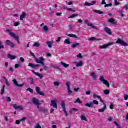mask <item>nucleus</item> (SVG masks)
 Listing matches in <instances>:
<instances>
[{"instance_id":"obj_53","label":"nucleus","mask_w":128,"mask_h":128,"mask_svg":"<svg viewBox=\"0 0 128 128\" xmlns=\"http://www.w3.org/2000/svg\"><path fill=\"white\" fill-rule=\"evenodd\" d=\"M112 4H106L104 8H108V6H112Z\"/></svg>"},{"instance_id":"obj_25","label":"nucleus","mask_w":128,"mask_h":128,"mask_svg":"<svg viewBox=\"0 0 128 128\" xmlns=\"http://www.w3.org/2000/svg\"><path fill=\"white\" fill-rule=\"evenodd\" d=\"M61 106L62 110H66V102L64 100L62 101L61 102Z\"/></svg>"},{"instance_id":"obj_32","label":"nucleus","mask_w":128,"mask_h":128,"mask_svg":"<svg viewBox=\"0 0 128 128\" xmlns=\"http://www.w3.org/2000/svg\"><path fill=\"white\" fill-rule=\"evenodd\" d=\"M43 30L44 32H48V26H44L43 28Z\"/></svg>"},{"instance_id":"obj_16","label":"nucleus","mask_w":128,"mask_h":128,"mask_svg":"<svg viewBox=\"0 0 128 128\" xmlns=\"http://www.w3.org/2000/svg\"><path fill=\"white\" fill-rule=\"evenodd\" d=\"M28 66H30V68H40V64H34L30 63L28 64Z\"/></svg>"},{"instance_id":"obj_8","label":"nucleus","mask_w":128,"mask_h":128,"mask_svg":"<svg viewBox=\"0 0 128 128\" xmlns=\"http://www.w3.org/2000/svg\"><path fill=\"white\" fill-rule=\"evenodd\" d=\"M12 82L14 84V86H17L18 88H22V86H24V84H18V81L16 79L12 80Z\"/></svg>"},{"instance_id":"obj_39","label":"nucleus","mask_w":128,"mask_h":128,"mask_svg":"<svg viewBox=\"0 0 128 128\" xmlns=\"http://www.w3.org/2000/svg\"><path fill=\"white\" fill-rule=\"evenodd\" d=\"M80 118L82 120H85V122H88V119H86V118L84 116H82Z\"/></svg>"},{"instance_id":"obj_59","label":"nucleus","mask_w":128,"mask_h":128,"mask_svg":"<svg viewBox=\"0 0 128 128\" xmlns=\"http://www.w3.org/2000/svg\"><path fill=\"white\" fill-rule=\"evenodd\" d=\"M60 40H62V38L61 37L58 38L56 40V42H60Z\"/></svg>"},{"instance_id":"obj_31","label":"nucleus","mask_w":128,"mask_h":128,"mask_svg":"<svg viewBox=\"0 0 128 128\" xmlns=\"http://www.w3.org/2000/svg\"><path fill=\"white\" fill-rule=\"evenodd\" d=\"M91 76H92L94 80H96V73L94 72H92L91 74Z\"/></svg>"},{"instance_id":"obj_30","label":"nucleus","mask_w":128,"mask_h":128,"mask_svg":"<svg viewBox=\"0 0 128 128\" xmlns=\"http://www.w3.org/2000/svg\"><path fill=\"white\" fill-rule=\"evenodd\" d=\"M88 26H91V28H94V30H98V28L94 26L92 24L89 23L88 24Z\"/></svg>"},{"instance_id":"obj_26","label":"nucleus","mask_w":128,"mask_h":128,"mask_svg":"<svg viewBox=\"0 0 128 128\" xmlns=\"http://www.w3.org/2000/svg\"><path fill=\"white\" fill-rule=\"evenodd\" d=\"M62 66L65 68H70V64H66V63H64L63 62H61Z\"/></svg>"},{"instance_id":"obj_28","label":"nucleus","mask_w":128,"mask_h":128,"mask_svg":"<svg viewBox=\"0 0 128 128\" xmlns=\"http://www.w3.org/2000/svg\"><path fill=\"white\" fill-rule=\"evenodd\" d=\"M68 36L70 38H78V36L74 34H68Z\"/></svg>"},{"instance_id":"obj_34","label":"nucleus","mask_w":128,"mask_h":128,"mask_svg":"<svg viewBox=\"0 0 128 128\" xmlns=\"http://www.w3.org/2000/svg\"><path fill=\"white\" fill-rule=\"evenodd\" d=\"M94 6V4L88 3V2H86L84 4L85 6Z\"/></svg>"},{"instance_id":"obj_36","label":"nucleus","mask_w":128,"mask_h":128,"mask_svg":"<svg viewBox=\"0 0 128 128\" xmlns=\"http://www.w3.org/2000/svg\"><path fill=\"white\" fill-rule=\"evenodd\" d=\"M82 104V102L80 100V98H78L76 101L74 102V104Z\"/></svg>"},{"instance_id":"obj_60","label":"nucleus","mask_w":128,"mask_h":128,"mask_svg":"<svg viewBox=\"0 0 128 128\" xmlns=\"http://www.w3.org/2000/svg\"><path fill=\"white\" fill-rule=\"evenodd\" d=\"M115 2V6H120V3L118 2V0H114Z\"/></svg>"},{"instance_id":"obj_46","label":"nucleus","mask_w":128,"mask_h":128,"mask_svg":"<svg viewBox=\"0 0 128 128\" xmlns=\"http://www.w3.org/2000/svg\"><path fill=\"white\" fill-rule=\"evenodd\" d=\"M20 24V22H14V26H18Z\"/></svg>"},{"instance_id":"obj_18","label":"nucleus","mask_w":128,"mask_h":128,"mask_svg":"<svg viewBox=\"0 0 128 128\" xmlns=\"http://www.w3.org/2000/svg\"><path fill=\"white\" fill-rule=\"evenodd\" d=\"M74 64H76V66L77 68H80V66H82L84 65L82 62H74Z\"/></svg>"},{"instance_id":"obj_62","label":"nucleus","mask_w":128,"mask_h":128,"mask_svg":"<svg viewBox=\"0 0 128 128\" xmlns=\"http://www.w3.org/2000/svg\"><path fill=\"white\" fill-rule=\"evenodd\" d=\"M35 128H42V126L40 124H37L35 127Z\"/></svg>"},{"instance_id":"obj_1","label":"nucleus","mask_w":128,"mask_h":128,"mask_svg":"<svg viewBox=\"0 0 128 128\" xmlns=\"http://www.w3.org/2000/svg\"><path fill=\"white\" fill-rule=\"evenodd\" d=\"M6 32H7L9 33L10 36H12V38H14L18 42V44H20V37L16 36V34L14 33L12 30H10V29H8V30H6Z\"/></svg>"},{"instance_id":"obj_41","label":"nucleus","mask_w":128,"mask_h":128,"mask_svg":"<svg viewBox=\"0 0 128 128\" xmlns=\"http://www.w3.org/2000/svg\"><path fill=\"white\" fill-rule=\"evenodd\" d=\"M110 92L108 90H106L104 91V94H106V96L110 94Z\"/></svg>"},{"instance_id":"obj_33","label":"nucleus","mask_w":128,"mask_h":128,"mask_svg":"<svg viewBox=\"0 0 128 128\" xmlns=\"http://www.w3.org/2000/svg\"><path fill=\"white\" fill-rule=\"evenodd\" d=\"M40 111L41 112H44V114H46V112H48V110L46 108H40Z\"/></svg>"},{"instance_id":"obj_14","label":"nucleus","mask_w":128,"mask_h":128,"mask_svg":"<svg viewBox=\"0 0 128 128\" xmlns=\"http://www.w3.org/2000/svg\"><path fill=\"white\" fill-rule=\"evenodd\" d=\"M13 108H14L15 110H24L22 106H18L16 104H13Z\"/></svg>"},{"instance_id":"obj_23","label":"nucleus","mask_w":128,"mask_h":128,"mask_svg":"<svg viewBox=\"0 0 128 128\" xmlns=\"http://www.w3.org/2000/svg\"><path fill=\"white\" fill-rule=\"evenodd\" d=\"M85 106H87V108H93L94 103L92 102H91L90 103H87L85 104Z\"/></svg>"},{"instance_id":"obj_63","label":"nucleus","mask_w":128,"mask_h":128,"mask_svg":"<svg viewBox=\"0 0 128 128\" xmlns=\"http://www.w3.org/2000/svg\"><path fill=\"white\" fill-rule=\"evenodd\" d=\"M78 24H82V20H80V19H79L78 21Z\"/></svg>"},{"instance_id":"obj_52","label":"nucleus","mask_w":128,"mask_h":128,"mask_svg":"<svg viewBox=\"0 0 128 128\" xmlns=\"http://www.w3.org/2000/svg\"><path fill=\"white\" fill-rule=\"evenodd\" d=\"M110 110H114V103H110Z\"/></svg>"},{"instance_id":"obj_61","label":"nucleus","mask_w":128,"mask_h":128,"mask_svg":"<svg viewBox=\"0 0 128 128\" xmlns=\"http://www.w3.org/2000/svg\"><path fill=\"white\" fill-rule=\"evenodd\" d=\"M124 100H128V95L126 94L124 95Z\"/></svg>"},{"instance_id":"obj_22","label":"nucleus","mask_w":128,"mask_h":128,"mask_svg":"<svg viewBox=\"0 0 128 128\" xmlns=\"http://www.w3.org/2000/svg\"><path fill=\"white\" fill-rule=\"evenodd\" d=\"M88 40H90V42H94V40H98V42H100V40H102L101 39H98L96 38V37H92V38H90L88 39Z\"/></svg>"},{"instance_id":"obj_55","label":"nucleus","mask_w":128,"mask_h":128,"mask_svg":"<svg viewBox=\"0 0 128 128\" xmlns=\"http://www.w3.org/2000/svg\"><path fill=\"white\" fill-rule=\"evenodd\" d=\"M72 110H73V112H78V109L73 108H72Z\"/></svg>"},{"instance_id":"obj_49","label":"nucleus","mask_w":128,"mask_h":128,"mask_svg":"<svg viewBox=\"0 0 128 128\" xmlns=\"http://www.w3.org/2000/svg\"><path fill=\"white\" fill-rule=\"evenodd\" d=\"M4 80H6V84H7V86H10V83H8V80L6 79V77L4 78Z\"/></svg>"},{"instance_id":"obj_51","label":"nucleus","mask_w":128,"mask_h":128,"mask_svg":"<svg viewBox=\"0 0 128 128\" xmlns=\"http://www.w3.org/2000/svg\"><path fill=\"white\" fill-rule=\"evenodd\" d=\"M30 54L32 56H33V58H34V60L36 58V56H34V54L32 51L30 52Z\"/></svg>"},{"instance_id":"obj_5","label":"nucleus","mask_w":128,"mask_h":128,"mask_svg":"<svg viewBox=\"0 0 128 128\" xmlns=\"http://www.w3.org/2000/svg\"><path fill=\"white\" fill-rule=\"evenodd\" d=\"M35 60L37 64H40L42 66H44V60L42 57H40L39 59L36 58Z\"/></svg>"},{"instance_id":"obj_54","label":"nucleus","mask_w":128,"mask_h":128,"mask_svg":"<svg viewBox=\"0 0 128 128\" xmlns=\"http://www.w3.org/2000/svg\"><path fill=\"white\" fill-rule=\"evenodd\" d=\"M6 100H7V102H12V99L10 97H7Z\"/></svg>"},{"instance_id":"obj_20","label":"nucleus","mask_w":128,"mask_h":128,"mask_svg":"<svg viewBox=\"0 0 128 128\" xmlns=\"http://www.w3.org/2000/svg\"><path fill=\"white\" fill-rule=\"evenodd\" d=\"M26 12H24L20 16V20H24V18H26Z\"/></svg>"},{"instance_id":"obj_37","label":"nucleus","mask_w":128,"mask_h":128,"mask_svg":"<svg viewBox=\"0 0 128 128\" xmlns=\"http://www.w3.org/2000/svg\"><path fill=\"white\" fill-rule=\"evenodd\" d=\"M64 44H70L72 42H70V40L67 39L64 40Z\"/></svg>"},{"instance_id":"obj_38","label":"nucleus","mask_w":128,"mask_h":128,"mask_svg":"<svg viewBox=\"0 0 128 128\" xmlns=\"http://www.w3.org/2000/svg\"><path fill=\"white\" fill-rule=\"evenodd\" d=\"M93 98H98V100H100V98H102V97H100V96H98L96 94H94V96H93Z\"/></svg>"},{"instance_id":"obj_27","label":"nucleus","mask_w":128,"mask_h":128,"mask_svg":"<svg viewBox=\"0 0 128 128\" xmlns=\"http://www.w3.org/2000/svg\"><path fill=\"white\" fill-rule=\"evenodd\" d=\"M8 58H10V60H16V56H12L10 54H8Z\"/></svg>"},{"instance_id":"obj_45","label":"nucleus","mask_w":128,"mask_h":128,"mask_svg":"<svg viewBox=\"0 0 128 128\" xmlns=\"http://www.w3.org/2000/svg\"><path fill=\"white\" fill-rule=\"evenodd\" d=\"M33 46L36 47V48H40V44L38 43H35L34 44Z\"/></svg>"},{"instance_id":"obj_58","label":"nucleus","mask_w":128,"mask_h":128,"mask_svg":"<svg viewBox=\"0 0 128 128\" xmlns=\"http://www.w3.org/2000/svg\"><path fill=\"white\" fill-rule=\"evenodd\" d=\"M66 116H68V112H66V109H64L63 110Z\"/></svg>"},{"instance_id":"obj_7","label":"nucleus","mask_w":128,"mask_h":128,"mask_svg":"<svg viewBox=\"0 0 128 128\" xmlns=\"http://www.w3.org/2000/svg\"><path fill=\"white\" fill-rule=\"evenodd\" d=\"M116 44H121L122 46H128V44L126 43H124V42L122 41V40L119 39L116 42Z\"/></svg>"},{"instance_id":"obj_47","label":"nucleus","mask_w":128,"mask_h":128,"mask_svg":"<svg viewBox=\"0 0 128 128\" xmlns=\"http://www.w3.org/2000/svg\"><path fill=\"white\" fill-rule=\"evenodd\" d=\"M30 80L31 82V84H34V78H30Z\"/></svg>"},{"instance_id":"obj_3","label":"nucleus","mask_w":128,"mask_h":128,"mask_svg":"<svg viewBox=\"0 0 128 128\" xmlns=\"http://www.w3.org/2000/svg\"><path fill=\"white\" fill-rule=\"evenodd\" d=\"M100 81L102 82L104 84H105V86H107V88H109L110 87V82H108L106 80H104V76H101L100 78Z\"/></svg>"},{"instance_id":"obj_42","label":"nucleus","mask_w":128,"mask_h":128,"mask_svg":"<svg viewBox=\"0 0 128 128\" xmlns=\"http://www.w3.org/2000/svg\"><path fill=\"white\" fill-rule=\"evenodd\" d=\"M4 46L2 45V42H0V50H4Z\"/></svg>"},{"instance_id":"obj_2","label":"nucleus","mask_w":128,"mask_h":128,"mask_svg":"<svg viewBox=\"0 0 128 128\" xmlns=\"http://www.w3.org/2000/svg\"><path fill=\"white\" fill-rule=\"evenodd\" d=\"M32 102L34 106H37V108H38L39 110L42 108V107L40 106V100H38L36 99V98H33Z\"/></svg>"},{"instance_id":"obj_13","label":"nucleus","mask_w":128,"mask_h":128,"mask_svg":"<svg viewBox=\"0 0 128 128\" xmlns=\"http://www.w3.org/2000/svg\"><path fill=\"white\" fill-rule=\"evenodd\" d=\"M54 41H52V42L48 41L46 42V44H47V46H48V47L50 48H52V46L54 45Z\"/></svg>"},{"instance_id":"obj_6","label":"nucleus","mask_w":128,"mask_h":128,"mask_svg":"<svg viewBox=\"0 0 128 128\" xmlns=\"http://www.w3.org/2000/svg\"><path fill=\"white\" fill-rule=\"evenodd\" d=\"M6 46H8L11 47L12 48H14L16 47V44L14 43V42L10 40H6Z\"/></svg>"},{"instance_id":"obj_9","label":"nucleus","mask_w":128,"mask_h":128,"mask_svg":"<svg viewBox=\"0 0 128 128\" xmlns=\"http://www.w3.org/2000/svg\"><path fill=\"white\" fill-rule=\"evenodd\" d=\"M36 92L38 94H40V96H46V94H44V92H40V87H36Z\"/></svg>"},{"instance_id":"obj_12","label":"nucleus","mask_w":128,"mask_h":128,"mask_svg":"<svg viewBox=\"0 0 128 128\" xmlns=\"http://www.w3.org/2000/svg\"><path fill=\"white\" fill-rule=\"evenodd\" d=\"M114 42H110L108 44H107L106 45H104L102 46H100V50H104V48H108V46H112V44H114Z\"/></svg>"},{"instance_id":"obj_29","label":"nucleus","mask_w":128,"mask_h":128,"mask_svg":"<svg viewBox=\"0 0 128 128\" xmlns=\"http://www.w3.org/2000/svg\"><path fill=\"white\" fill-rule=\"evenodd\" d=\"M109 22H110L111 24H116V21L112 19V18H110L108 20Z\"/></svg>"},{"instance_id":"obj_19","label":"nucleus","mask_w":128,"mask_h":128,"mask_svg":"<svg viewBox=\"0 0 128 128\" xmlns=\"http://www.w3.org/2000/svg\"><path fill=\"white\" fill-rule=\"evenodd\" d=\"M104 30H105L106 32L108 34H110V35L112 34V30L110 28H104Z\"/></svg>"},{"instance_id":"obj_43","label":"nucleus","mask_w":128,"mask_h":128,"mask_svg":"<svg viewBox=\"0 0 128 128\" xmlns=\"http://www.w3.org/2000/svg\"><path fill=\"white\" fill-rule=\"evenodd\" d=\"M93 106H94V104H96V106H98V100H94L93 102Z\"/></svg>"},{"instance_id":"obj_64","label":"nucleus","mask_w":128,"mask_h":128,"mask_svg":"<svg viewBox=\"0 0 128 128\" xmlns=\"http://www.w3.org/2000/svg\"><path fill=\"white\" fill-rule=\"evenodd\" d=\"M102 5L106 4V0H102Z\"/></svg>"},{"instance_id":"obj_24","label":"nucleus","mask_w":128,"mask_h":128,"mask_svg":"<svg viewBox=\"0 0 128 128\" xmlns=\"http://www.w3.org/2000/svg\"><path fill=\"white\" fill-rule=\"evenodd\" d=\"M92 12H95V14H104V12L102 11L98 10H92Z\"/></svg>"},{"instance_id":"obj_57","label":"nucleus","mask_w":128,"mask_h":128,"mask_svg":"<svg viewBox=\"0 0 128 128\" xmlns=\"http://www.w3.org/2000/svg\"><path fill=\"white\" fill-rule=\"evenodd\" d=\"M20 61L21 62H24V58L22 57L20 58Z\"/></svg>"},{"instance_id":"obj_10","label":"nucleus","mask_w":128,"mask_h":128,"mask_svg":"<svg viewBox=\"0 0 128 128\" xmlns=\"http://www.w3.org/2000/svg\"><path fill=\"white\" fill-rule=\"evenodd\" d=\"M66 86L68 88V93L69 94H72V91L70 90V82H67L66 83Z\"/></svg>"},{"instance_id":"obj_35","label":"nucleus","mask_w":128,"mask_h":128,"mask_svg":"<svg viewBox=\"0 0 128 128\" xmlns=\"http://www.w3.org/2000/svg\"><path fill=\"white\" fill-rule=\"evenodd\" d=\"M78 16V14H74L72 15L68 18H76Z\"/></svg>"},{"instance_id":"obj_17","label":"nucleus","mask_w":128,"mask_h":128,"mask_svg":"<svg viewBox=\"0 0 128 128\" xmlns=\"http://www.w3.org/2000/svg\"><path fill=\"white\" fill-rule=\"evenodd\" d=\"M32 72H33V74H36V76H38L40 78L42 79V78H44V76L42 74H40L39 73L36 72L34 70H32Z\"/></svg>"},{"instance_id":"obj_56","label":"nucleus","mask_w":128,"mask_h":128,"mask_svg":"<svg viewBox=\"0 0 128 128\" xmlns=\"http://www.w3.org/2000/svg\"><path fill=\"white\" fill-rule=\"evenodd\" d=\"M77 58H82L83 57L82 54H80L77 56Z\"/></svg>"},{"instance_id":"obj_15","label":"nucleus","mask_w":128,"mask_h":128,"mask_svg":"<svg viewBox=\"0 0 128 128\" xmlns=\"http://www.w3.org/2000/svg\"><path fill=\"white\" fill-rule=\"evenodd\" d=\"M80 46V44L78 42H74L71 48H76Z\"/></svg>"},{"instance_id":"obj_21","label":"nucleus","mask_w":128,"mask_h":128,"mask_svg":"<svg viewBox=\"0 0 128 128\" xmlns=\"http://www.w3.org/2000/svg\"><path fill=\"white\" fill-rule=\"evenodd\" d=\"M50 68H54V70H60V68L58 66H54L52 64H50Z\"/></svg>"},{"instance_id":"obj_40","label":"nucleus","mask_w":128,"mask_h":128,"mask_svg":"<svg viewBox=\"0 0 128 128\" xmlns=\"http://www.w3.org/2000/svg\"><path fill=\"white\" fill-rule=\"evenodd\" d=\"M118 12L122 18H124V15L122 14V10L118 11Z\"/></svg>"},{"instance_id":"obj_44","label":"nucleus","mask_w":128,"mask_h":128,"mask_svg":"<svg viewBox=\"0 0 128 128\" xmlns=\"http://www.w3.org/2000/svg\"><path fill=\"white\" fill-rule=\"evenodd\" d=\"M68 12H76V10L72 8H68Z\"/></svg>"},{"instance_id":"obj_11","label":"nucleus","mask_w":128,"mask_h":128,"mask_svg":"<svg viewBox=\"0 0 128 128\" xmlns=\"http://www.w3.org/2000/svg\"><path fill=\"white\" fill-rule=\"evenodd\" d=\"M51 106L54 107L55 108H58V104L56 100H52L51 101V104H50Z\"/></svg>"},{"instance_id":"obj_50","label":"nucleus","mask_w":128,"mask_h":128,"mask_svg":"<svg viewBox=\"0 0 128 128\" xmlns=\"http://www.w3.org/2000/svg\"><path fill=\"white\" fill-rule=\"evenodd\" d=\"M28 91H29L31 94H34V90L30 88L27 89Z\"/></svg>"},{"instance_id":"obj_48","label":"nucleus","mask_w":128,"mask_h":128,"mask_svg":"<svg viewBox=\"0 0 128 128\" xmlns=\"http://www.w3.org/2000/svg\"><path fill=\"white\" fill-rule=\"evenodd\" d=\"M60 82H54V85L55 86H60Z\"/></svg>"},{"instance_id":"obj_4","label":"nucleus","mask_w":128,"mask_h":128,"mask_svg":"<svg viewBox=\"0 0 128 128\" xmlns=\"http://www.w3.org/2000/svg\"><path fill=\"white\" fill-rule=\"evenodd\" d=\"M100 102L103 104L104 108H102V109H100L98 110V112H106V104L102 100V98H100Z\"/></svg>"}]
</instances>
